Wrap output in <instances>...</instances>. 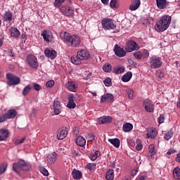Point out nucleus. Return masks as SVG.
<instances>
[{
  "label": "nucleus",
  "mask_w": 180,
  "mask_h": 180,
  "mask_svg": "<svg viewBox=\"0 0 180 180\" xmlns=\"http://www.w3.org/2000/svg\"><path fill=\"white\" fill-rule=\"evenodd\" d=\"M105 179L107 180H113L115 179V171L112 169H108L105 174Z\"/></svg>",
  "instance_id": "c756f323"
},
{
  "label": "nucleus",
  "mask_w": 180,
  "mask_h": 180,
  "mask_svg": "<svg viewBox=\"0 0 180 180\" xmlns=\"http://www.w3.org/2000/svg\"><path fill=\"white\" fill-rule=\"evenodd\" d=\"M155 1L158 9H166L167 6H168L167 0H155Z\"/></svg>",
  "instance_id": "6ab92c4d"
},
{
  "label": "nucleus",
  "mask_w": 180,
  "mask_h": 180,
  "mask_svg": "<svg viewBox=\"0 0 180 180\" xmlns=\"http://www.w3.org/2000/svg\"><path fill=\"white\" fill-rule=\"evenodd\" d=\"M32 85L28 84L22 89V95L23 96H27L30 91H32Z\"/></svg>",
  "instance_id": "c9c22d12"
},
{
  "label": "nucleus",
  "mask_w": 180,
  "mask_h": 180,
  "mask_svg": "<svg viewBox=\"0 0 180 180\" xmlns=\"http://www.w3.org/2000/svg\"><path fill=\"white\" fill-rule=\"evenodd\" d=\"M156 136L157 131L155 130V129H151L147 133L148 139H155Z\"/></svg>",
  "instance_id": "473e14b6"
},
{
  "label": "nucleus",
  "mask_w": 180,
  "mask_h": 180,
  "mask_svg": "<svg viewBox=\"0 0 180 180\" xmlns=\"http://www.w3.org/2000/svg\"><path fill=\"white\" fill-rule=\"evenodd\" d=\"M8 118L6 117V114L0 115V123H4V122H6Z\"/></svg>",
  "instance_id": "6e6d98bb"
},
{
  "label": "nucleus",
  "mask_w": 180,
  "mask_h": 180,
  "mask_svg": "<svg viewBox=\"0 0 180 180\" xmlns=\"http://www.w3.org/2000/svg\"><path fill=\"white\" fill-rule=\"evenodd\" d=\"M143 105L145 110L148 112V113H153V112H154V103H153L150 99L147 98L144 100Z\"/></svg>",
  "instance_id": "9d476101"
},
{
  "label": "nucleus",
  "mask_w": 180,
  "mask_h": 180,
  "mask_svg": "<svg viewBox=\"0 0 180 180\" xmlns=\"http://www.w3.org/2000/svg\"><path fill=\"white\" fill-rule=\"evenodd\" d=\"M11 37H14L15 39H18L19 36H20V31L18 30L16 27L11 28Z\"/></svg>",
  "instance_id": "393cba45"
},
{
  "label": "nucleus",
  "mask_w": 180,
  "mask_h": 180,
  "mask_svg": "<svg viewBox=\"0 0 180 180\" xmlns=\"http://www.w3.org/2000/svg\"><path fill=\"white\" fill-rule=\"evenodd\" d=\"M134 57L136 58V60H141L142 56L141 51H136L133 53Z\"/></svg>",
  "instance_id": "de8ad7c7"
},
{
  "label": "nucleus",
  "mask_w": 180,
  "mask_h": 180,
  "mask_svg": "<svg viewBox=\"0 0 180 180\" xmlns=\"http://www.w3.org/2000/svg\"><path fill=\"white\" fill-rule=\"evenodd\" d=\"M6 117L8 120L11 119H15L18 116V111L15 109H10L6 113Z\"/></svg>",
  "instance_id": "f3484780"
},
{
  "label": "nucleus",
  "mask_w": 180,
  "mask_h": 180,
  "mask_svg": "<svg viewBox=\"0 0 180 180\" xmlns=\"http://www.w3.org/2000/svg\"><path fill=\"white\" fill-rule=\"evenodd\" d=\"M44 54L46 57L48 58H51V60H54L57 57V52L53 49H46L44 51Z\"/></svg>",
  "instance_id": "2eb2a0df"
},
{
  "label": "nucleus",
  "mask_w": 180,
  "mask_h": 180,
  "mask_svg": "<svg viewBox=\"0 0 180 180\" xmlns=\"http://www.w3.org/2000/svg\"><path fill=\"white\" fill-rule=\"evenodd\" d=\"M131 77H133V73L131 72H127L122 77V81L123 82H129L131 79Z\"/></svg>",
  "instance_id": "7c9ffc66"
},
{
  "label": "nucleus",
  "mask_w": 180,
  "mask_h": 180,
  "mask_svg": "<svg viewBox=\"0 0 180 180\" xmlns=\"http://www.w3.org/2000/svg\"><path fill=\"white\" fill-rule=\"evenodd\" d=\"M27 63L31 68H34L35 70L39 68V62L37 61V58L33 55H28L27 56Z\"/></svg>",
  "instance_id": "6e6552de"
},
{
  "label": "nucleus",
  "mask_w": 180,
  "mask_h": 180,
  "mask_svg": "<svg viewBox=\"0 0 180 180\" xmlns=\"http://www.w3.org/2000/svg\"><path fill=\"white\" fill-rule=\"evenodd\" d=\"M65 0H55L54 6L56 8H60Z\"/></svg>",
  "instance_id": "49530a36"
},
{
  "label": "nucleus",
  "mask_w": 180,
  "mask_h": 180,
  "mask_svg": "<svg viewBox=\"0 0 180 180\" xmlns=\"http://www.w3.org/2000/svg\"><path fill=\"white\" fill-rule=\"evenodd\" d=\"M65 86L71 92H77L78 91V84L75 82H68L65 84Z\"/></svg>",
  "instance_id": "ddd939ff"
},
{
  "label": "nucleus",
  "mask_w": 180,
  "mask_h": 180,
  "mask_svg": "<svg viewBox=\"0 0 180 180\" xmlns=\"http://www.w3.org/2000/svg\"><path fill=\"white\" fill-rule=\"evenodd\" d=\"M57 160V155L56 153H51L48 155L46 158V161L48 164H53Z\"/></svg>",
  "instance_id": "4be33fe9"
},
{
  "label": "nucleus",
  "mask_w": 180,
  "mask_h": 180,
  "mask_svg": "<svg viewBox=\"0 0 180 180\" xmlns=\"http://www.w3.org/2000/svg\"><path fill=\"white\" fill-rule=\"evenodd\" d=\"M164 120H165V115L161 114L160 117L158 118V122L159 124H162Z\"/></svg>",
  "instance_id": "09e8293b"
},
{
  "label": "nucleus",
  "mask_w": 180,
  "mask_h": 180,
  "mask_svg": "<svg viewBox=\"0 0 180 180\" xmlns=\"http://www.w3.org/2000/svg\"><path fill=\"white\" fill-rule=\"evenodd\" d=\"M106 101H108V102H113L115 101V96H113V94L108 93L107 94L101 96V102L102 103L103 102H106Z\"/></svg>",
  "instance_id": "a211bd4d"
},
{
  "label": "nucleus",
  "mask_w": 180,
  "mask_h": 180,
  "mask_svg": "<svg viewBox=\"0 0 180 180\" xmlns=\"http://www.w3.org/2000/svg\"><path fill=\"white\" fill-rule=\"evenodd\" d=\"M173 176L174 179L179 180L180 179V168L176 167L173 170Z\"/></svg>",
  "instance_id": "f704fd0d"
},
{
  "label": "nucleus",
  "mask_w": 180,
  "mask_h": 180,
  "mask_svg": "<svg viewBox=\"0 0 180 180\" xmlns=\"http://www.w3.org/2000/svg\"><path fill=\"white\" fill-rule=\"evenodd\" d=\"M65 41H68L71 47H79L81 44V38L77 35H70V34L64 33L63 37Z\"/></svg>",
  "instance_id": "7ed1b4c3"
},
{
  "label": "nucleus",
  "mask_w": 180,
  "mask_h": 180,
  "mask_svg": "<svg viewBox=\"0 0 180 180\" xmlns=\"http://www.w3.org/2000/svg\"><path fill=\"white\" fill-rule=\"evenodd\" d=\"M176 161L180 162V153L176 155Z\"/></svg>",
  "instance_id": "338daca9"
},
{
  "label": "nucleus",
  "mask_w": 180,
  "mask_h": 180,
  "mask_svg": "<svg viewBox=\"0 0 180 180\" xmlns=\"http://www.w3.org/2000/svg\"><path fill=\"white\" fill-rule=\"evenodd\" d=\"M103 71L105 72H110L112 71V65H110V63H105L103 66Z\"/></svg>",
  "instance_id": "e433bc0d"
},
{
  "label": "nucleus",
  "mask_w": 180,
  "mask_h": 180,
  "mask_svg": "<svg viewBox=\"0 0 180 180\" xmlns=\"http://www.w3.org/2000/svg\"><path fill=\"white\" fill-rule=\"evenodd\" d=\"M86 139H87L89 141H94V140H95V135H94V134H89L86 136Z\"/></svg>",
  "instance_id": "3c124183"
},
{
  "label": "nucleus",
  "mask_w": 180,
  "mask_h": 180,
  "mask_svg": "<svg viewBox=\"0 0 180 180\" xmlns=\"http://www.w3.org/2000/svg\"><path fill=\"white\" fill-rule=\"evenodd\" d=\"M140 50V46L134 41H129L127 44L126 51L127 53H131V51H137Z\"/></svg>",
  "instance_id": "1a4fd4ad"
},
{
  "label": "nucleus",
  "mask_w": 180,
  "mask_h": 180,
  "mask_svg": "<svg viewBox=\"0 0 180 180\" xmlns=\"http://www.w3.org/2000/svg\"><path fill=\"white\" fill-rule=\"evenodd\" d=\"M30 168H32V165L25 162V160H20L13 165V169L17 174H19L20 171H29Z\"/></svg>",
  "instance_id": "20e7f679"
},
{
  "label": "nucleus",
  "mask_w": 180,
  "mask_h": 180,
  "mask_svg": "<svg viewBox=\"0 0 180 180\" xmlns=\"http://www.w3.org/2000/svg\"><path fill=\"white\" fill-rule=\"evenodd\" d=\"M12 18L13 15L10 11H6L3 15V19L5 22H12Z\"/></svg>",
  "instance_id": "bb28decb"
},
{
  "label": "nucleus",
  "mask_w": 180,
  "mask_h": 180,
  "mask_svg": "<svg viewBox=\"0 0 180 180\" xmlns=\"http://www.w3.org/2000/svg\"><path fill=\"white\" fill-rule=\"evenodd\" d=\"M89 57L90 55L88 51L85 49H81L77 51V56H72L70 60L72 64H75V65H79V64H82V61L88 60Z\"/></svg>",
  "instance_id": "f03ea898"
},
{
  "label": "nucleus",
  "mask_w": 180,
  "mask_h": 180,
  "mask_svg": "<svg viewBox=\"0 0 180 180\" xmlns=\"http://www.w3.org/2000/svg\"><path fill=\"white\" fill-rule=\"evenodd\" d=\"M149 65L152 70H157L161 68L162 66V60L161 58L156 56H152L149 58Z\"/></svg>",
  "instance_id": "39448f33"
},
{
  "label": "nucleus",
  "mask_w": 180,
  "mask_h": 180,
  "mask_svg": "<svg viewBox=\"0 0 180 180\" xmlns=\"http://www.w3.org/2000/svg\"><path fill=\"white\" fill-rule=\"evenodd\" d=\"M155 74L156 76H158L160 79H162V78H164V73L161 72V70H157Z\"/></svg>",
  "instance_id": "5fc2aeb1"
},
{
  "label": "nucleus",
  "mask_w": 180,
  "mask_h": 180,
  "mask_svg": "<svg viewBox=\"0 0 180 180\" xmlns=\"http://www.w3.org/2000/svg\"><path fill=\"white\" fill-rule=\"evenodd\" d=\"M75 96H74L73 94H70L68 96V102L67 104V108L68 109H75V107L77 106V104H75Z\"/></svg>",
  "instance_id": "4468645a"
},
{
  "label": "nucleus",
  "mask_w": 180,
  "mask_h": 180,
  "mask_svg": "<svg viewBox=\"0 0 180 180\" xmlns=\"http://www.w3.org/2000/svg\"><path fill=\"white\" fill-rule=\"evenodd\" d=\"M141 1L140 0H134V3H132L130 6V11H137L139 8H140Z\"/></svg>",
  "instance_id": "b1692460"
},
{
  "label": "nucleus",
  "mask_w": 180,
  "mask_h": 180,
  "mask_svg": "<svg viewBox=\"0 0 180 180\" xmlns=\"http://www.w3.org/2000/svg\"><path fill=\"white\" fill-rule=\"evenodd\" d=\"M53 110L55 115H60L61 113V104L60 101H56L53 103Z\"/></svg>",
  "instance_id": "412c9836"
},
{
  "label": "nucleus",
  "mask_w": 180,
  "mask_h": 180,
  "mask_svg": "<svg viewBox=\"0 0 180 180\" xmlns=\"http://www.w3.org/2000/svg\"><path fill=\"white\" fill-rule=\"evenodd\" d=\"M110 6V8H117V0H111Z\"/></svg>",
  "instance_id": "603ef678"
},
{
  "label": "nucleus",
  "mask_w": 180,
  "mask_h": 180,
  "mask_svg": "<svg viewBox=\"0 0 180 180\" xmlns=\"http://www.w3.org/2000/svg\"><path fill=\"white\" fill-rule=\"evenodd\" d=\"M149 153H150L151 157H154L155 155V148L153 144H151L148 147Z\"/></svg>",
  "instance_id": "58836bf2"
},
{
  "label": "nucleus",
  "mask_w": 180,
  "mask_h": 180,
  "mask_svg": "<svg viewBox=\"0 0 180 180\" xmlns=\"http://www.w3.org/2000/svg\"><path fill=\"white\" fill-rule=\"evenodd\" d=\"M134 94V91H133V90H128V91H127L128 98L129 99H133Z\"/></svg>",
  "instance_id": "13d9d810"
},
{
  "label": "nucleus",
  "mask_w": 180,
  "mask_h": 180,
  "mask_svg": "<svg viewBox=\"0 0 180 180\" xmlns=\"http://www.w3.org/2000/svg\"><path fill=\"white\" fill-rule=\"evenodd\" d=\"M0 135L1 136V139L5 141L6 140V139H8L9 136V131H8V129H0Z\"/></svg>",
  "instance_id": "2f4dec72"
},
{
  "label": "nucleus",
  "mask_w": 180,
  "mask_h": 180,
  "mask_svg": "<svg viewBox=\"0 0 180 180\" xmlns=\"http://www.w3.org/2000/svg\"><path fill=\"white\" fill-rule=\"evenodd\" d=\"M136 150L137 151H141V150H143V144H141V140L138 139L136 140Z\"/></svg>",
  "instance_id": "37998d69"
},
{
  "label": "nucleus",
  "mask_w": 180,
  "mask_h": 180,
  "mask_svg": "<svg viewBox=\"0 0 180 180\" xmlns=\"http://www.w3.org/2000/svg\"><path fill=\"white\" fill-rule=\"evenodd\" d=\"M72 174L74 179H81L82 178V172L77 169H73Z\"/></svg>",
  "instance_id": "cd10ccee"
},
{
  "label": "nucleus",
  "mask_w": 180,
  "mask_h": 180,
  "mask_svg": "<svg viewBox=\"0 0 180 180\" xmlns=\"http://www.w3.org/2000/svg\"><path fill=\"white\" fill-rule=\"evenodd\" d=\"M41 36L43 37L44 41H46L47 43H50V40L53 39V34H51V32L44 30L41 34Z\"/></svg>",
  "instance_id": "dca6fc26"
},
{
  "label": "nucleus",
  "mask_w": 180,
  "mask_h": 180,
  "mask_svg": "<svg viewBox=\"0 0 180 180\" xmlns=\"http://www.w3.org/2000/svg\"><path fill=\"white\" fill-rule=\"evenodd\" d=\"M41 174H43V175H44L45 176H49V171H47L46 169V168H42L41 169Z\"/></svg>",
  "instance_id": "bf43d9fd"
},
{
  "label": "nucleus",
  "mask_w": 180,
  "mask_h": 180,
  "mask_svg": "<svg viewBox=\"0 0 180 180\" xmlns=\"http://www.w3.org/2000/svg\"><path fill=\"white\" fill-rule=\"evenodd\" d=\"M122 129L125 133H127V131H131V130H133V124L130 123L124 124Z\"/></svg>",
  "instance_id": "72a5a7b5"
},
{
  "label": "nucleus",
  "mask_w": 180,
  "mask_h": 180,
  "mask_svg": "<svg viewBox=\"0 0 180 180\" xmlns=\"http://www.w3.org/2000/svg\"><path fill=\"white\" fill-rule=\"evenodd\" d=\"M109 143L112 144L115 148H119L120 147V139L117 138L115 139H108Z\"/></svg>",
  "instance_id": "5701e85b"
},
{
  "label": "nucleus",
  "mask_w": 180,
  "mask_h": 180,
  "mask_svg": "<svg viewBox=\"0 0 180 180\" xmlns=\"http://www.w3.org/2000/svg\"><path fill=\"white\" fill-rule=\"evenodd\" d=\"M32 86L35 91H40L41 89V86L37 83H32Z\"/></svg>",
  "instance_id": "864d4df0"
},
{
  "label": "nucleus",
  "mask_w": 180,
  "mask_h": 180,
  "mask_svg": "<svg viewBox=\"0 0 180 180\" xmlns=\"http://www.w3.org/2000/svg\"><path fill=\"white\" fill-rule=\"evenodd\" d=\"M86 168H88L89 169V171H94L96 169V164L88 163L86 165Z\"/></svg>",
  "instance_id": "c03bdc74"
},
{
  "label": "nucleus",
  "mask_w": 180,
  "mask_h": 180,
  "mask_svg": "<svg viewBox=\"0 0 180 180\" xmlns=\"http://www.w3.org/2000/svg\"><path fill=\"white\" fill-rule=\"evenodd\" d=\"M172 18L169 15H163L157 22L155 26V29L156 32L159 33L161 32H165L168 27H169V25H171Z\"/></svg>",
  "instance_id": "f257e3e1"
},
{
  "label": "nucleus",
  "mask_w": 180,
  "mask_h": 180,
  "mask_svg": "<svg viewBox=\"0 0 180 180\" xmlns=\"http://www.w3.org/2000/svg\"><path fill=\"white\" fill-rule=\"evenodd\" d=\"M137 172H139V169H132V171L131 172V176H136V175H137Z\"/></svg>",
  "instance_id": "052dcab7"
},
{
  "label": "nucleus",
  "mask_w": 180,
  "mask_h": 180,
  "mask_svg": "<svg viewBox=\"0 0 180 180\" xmlns=\"http://www.w3.org/2000/svg\"><path fill=\"white\" fill-rule=\"evenodd\" d=\"M114 74H123L124 72V67H118L116 68L114 71Z\"/></svg>",
  "instance_id": "ea45409f"
},
{
  "label": "nucleus",
  "mask_w": 180,
  "mask_h": 180,
  "mask_svg": "<svg viewBox=\"0 0 180 180\" xmlns=\"http://www.w3.org/2000/svg\"><path fill=\"white\" fill-rule=\"evenodd\" d=\"M103 84L106 86H112V79H110V77H107L105 80H103Z\"/></svg>",
  "instance_id": "a18cd8bd"
},
{
  "label": "nucleus",
  "mask_w": 180,
  "mask_h": 180,
  "mask_svg": "<svg viewBox=\"0 0 180 180\" xmlns=\"http://www.w3.org/2000/svg\"><path fill=\"white\" fill-rule=\"evenodd\" d=\"M174 153H176V150L171 149L167 151L168 155H171V154H174Z\"/></svg>",
  "instance_id": "69168bd1"
},
{
  "label": "nucleus",
  "mask_w": 180,
  "mask_h": 180,
  "mask_svg": "<svg viewBox=\"0 0 180 180\" xmlns=\"http://www.w3.org/2000/svg\"><path fill=\"white\" fill-rule=\"evenodd\" d=\"M67 134H68V131L67 127H65L60 132L59 135H57L58 140H64L67 137Z\"/></svg>",
  "instance_id": "c85d7f7f"
},
{
  "label": "nucleus",
  "mask_w": 180,
  "mask_h": 180,
  "mask_svg": "<svg viewBox=\"0 0 180 180\" xmlns=\"http://www.w3.org/2000/svg\"><path fill=\"white\" fill-rule=\"evenodd\" d=\"M8 54L10 57H15V53L12 50H8Z\"/></svg>",
  "instance_id": "e2e57ef3"
},
{
  "label": "nucleus",
  "mask_w": 180,
  "mask_h": 180,
  "mask_svg": "<svg viewBox=\"0 0 180 180\" xmlns=\"http://www.w3.org/2000/svg\"><path fill=\"white\" fill-rule=\"evenodd\" d=\"M46 86L47 88H52V86H54V81L53 80H50L46 82Z\"/></svg>",
  "instance_id": "4d7b16f0"
},
{
  "label": "nucleus",
  "mask_w": 180,
  "mask_h": 180,
  "mask_svg": "<svg viewBox=\"0 0 180 180\" xmlns=\"http://www.w3.org/2000/svg\"><path fill=\"white\" fill-rule=\"evenodd\" d=\"M94 155L98 157H99V155H101V152L99 150H96L95 153H94Z\"/></svg>",
  "instance_id": "774afa93"
},
{
  "label": "nucleus",
  "mask_w": 180,
  "mask_h": 180,
  "mask_svg": "<svg viewBox=\"0 0 180 180\" xmlns=\"http://www.w3.org/2000/svg\"><path fill=\"white\" fill-rule=\"evenodd\" d=\"M99 124H109V123H112V117L106 116L98 118Z\"/></svg>",
  "instance_id": "aec40b11"
},
{
  "label": "nucleus",
  "mask_w": 180,
  "mask_h": 180,
  "mask_svg": "<svg viewBox=\"0 0 180 180\" xmlns=\"http://www.w3.org/2000/svg\"><path fill=\"white\" fill-rule=\"evenodd\" d=\"M90 158H91V160L92 161H95V160H96V158H97V156L95 155V153H94V154H91V155Z\"/></svg>",
  "instance_id": "0e129e2a"
},
{
  "label": "nucleus",
  "mask_w": 180,
  "mask_h": 180,
  "mask_svg": "<svg viewBox=\"0 0 180 180\" xmlns=\"http://www.w3.org/2000/svg\"><path fill=\"white\" fill-rule=\"evenodd\" d=\"M26 140V136H23L22 139H17L15 141V146H19V144H22L25 142V141Z\"/></svg>",
  "instance_id": "8fccbe9b"
},
{
  "label": "nucleus",
  "mask_w": 180,
  "mask_h": 180,
  "mask_svg": "<svg viewBox=\"0 0 180 180\" xmlns=\"http://www.w3.org/2000/svg\"><path fill=\"white\" fill-rule=\"evenodd\" d=\"M172 136H174V131H172V129H170L169 131H167L165 134V140H171V139L172 138Z\"/></svg>",
  "instance_id": "4c0bfd02"
},
{
  "label": "nucleus",
  "mask_w": 180,
  "mask_h": 180,
  "mask_svg": "<svg viewBox=\"0 0 180 180\" xmlns=\"http://www.w3.org/2000/svg\"><path fill=\"white\" fill-rule=\"evenodd\" d=\"M114 52L115 54L120 58L124 57V56H126V51H124V49L120 46L119 45H115L114 48Z\"/></svg>",
  "instance_id": "9b49d317"
},
{
  "label": "nucleus",
  "mask_w": 180,
  "mask_h": 180,
  "mask_svg": "<svg viewBox=\"0 0 180 180\" xmlns=\"http://www.w3.org/2000/svg\"><path fill=\"white\" fill-rule=\"evenodd\" d=\"M60 11L65 16H72V15H74V10L67 6H63Z\"/></svg>",
  "instance_id": "f8f14e48"
},
{
  "label": "nucleus",
  "mask_w": 180,
  "mask_h": 180,
  "mask_svg": "<svg viewBox=\"0 0 180 180\" xmlns=\"http://www.w3.org/2000/svg\"><path fill=\"white\" fill-rule=\"evenodd\" d=\"M76 143L79 147H84V146L86 144V140H85V138H84L83 136H78L76 139Z\"/></svg>",
  "instance_id": "a878e982"
},
{
  "label": "nucleus",
  "mask_w": 180,
  "mask_h": 180,
  "mask_svg": "<svg viewBox=\"0 0 180 180\" xmlns=\"http://www.w3.org/2000/svg\"><path fill=\"white\" fill-rule=\"evenodd\" d=\"M141 56L143 59L148 58V57H150V52H148V50L147 49H143Z\"/></svg>",
  "instance_id": "79ce46f5"
},
{
  "label": "nucleus",
  "mask_w": 180,
  "mask_h": 180,
  "mask_svg": "<svg viewBox=\"0 0 180 180\" xmlns=\"http://www.w3.org/2000/svg\"><path fill=\"white\" fill-rule=\"evenodd\" d=\"M7 167H8V163H3L0 165V175L4 174V172L6 171Z\"/></svg>",
  "instance_id": "a19ab883"
},
{
  "label": "nucleus",
  "mask_w": 180,
  "mask_h": 180,
  "mask_svg": "<svg viewBox=\"0 0 180 180\" xmlns=\"http://www.w3.org/2000/svg\"><path fill=\"white\" fill-rule=\"evenodd\" d=\"M129 144L131 146V147H134L136 146V143L134 142V140L130 139L129 141Z\"/></svg>",
  "instance_id": "680f3d73"
},
{
  "label": "nucleus",
  "mask_w": 180,
  "mask_h": 180,
  "mask_svg": "<svg viewBox=\"0 0 180 180\" xmlns=\"http://www.w3.org/2000/svg\"><path fill=\"white\" fill-rule=\"evenodd\" d=\"M101 25L105 30H113L116 27L113 20L110 18H104L101 20Z\"/></svg>",
  "instance_id": "423d86ee"
},
{
  "label": "nucleus",
  "mask_w": 180,
  "mask_h": 180,
  "mask_svg": "<svg viewBox=\"0 0 180 180\" xmlns=\"http://www.w3.org/2000/svg\"><path fill=\"white\" fill-rule=\"evenodd\" d=\"M6 78L8 79L7 84L10 86H12V85H18V84H20V78L11 73L6 74Z\"/></svg>",
  "instance_id": "0eeeda50"
}]
</instances>
